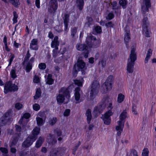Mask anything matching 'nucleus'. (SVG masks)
<instances>
[{
  "instance_id": "40",
  "label": "nucleus",
  "mask_w": 156,
  "mask_h": 156,
  "mask_svg": "<svg viewBox=\"0 0 156 156\" xmlns=\"http://www.w3.org/2000/svg\"><path fill=\"white\" fill-rule=\"evenodd\" d=\"M15 107L16 109L19 110L23 108V105L22 104L18 102L16 103Z\"/></svg>"
},
{
  "instance_id": "21",
  "label": "nucleus",
  "mask_w": 156,
  "mask_h": 156,
  "mask_svg": "<svg viewBox=\"0 0 156 156\" xmlns=\"http://www.w3.org/2000/svg\"><path fill=\"white\" fill-rule=\"evenodd\" d=\"M127 112L126 110H124L121 114L119 116L120 120L118 121L123 123V124L125 122V119L127 117Z\"/></svg>"
},
{
  "instance_id": "28",
  "label": "nucleus",
  "mask_w": 156,
  "mask_h": 156,
  "mask_svg": "<svg viewBox=\"0 0 156 156\" xmlns=\"http://www.w3.org/2000/svg\"><path fill=\"white\" fill-rule=\"evenodd\" d=\"M152 54V50L151 49H149L147 53V54L146 57L145 58V63H147L149 59L150 58V57Z\"/></svg>"
},
{
  "instance_id": "53",
  "label": "nucleus",
  "mask_w": 156,
  "mask_h": 156,
  "mask_svg": "<svg viewBox=\"0 0 156 156\" xmlns=\"http://www.w3.org/2000/svg\"><path fill=\"white\" fill-rule=\"evenodd\" d=\"M33 81L35 83H38L40 82V79L38 76H35L34 78Z\"/></svg>"
},
{
  "instance_id": "57",
  "label": "nucleus",
  "mask_w": 156,
  "mask_h": 156,
  "mask_svg": "<svg viewBox=\"0 0 156 156\" xmlns=\"http://www.w3.org/2000/svg\"><path fill=\"white\" fill-rule=\"evenodd\" d=\"M0 150L3 153H7L8 152V150L5 148L1 147L0 148Z\"/></svg>"
},
{
  "instance_id": "11",
  "label": "nucleus",
  "mask_w": 156,
  "mask_h": 156,
  "mask_svg": "<svg viewBox=\"0 0 156 156\" xmlns=\"http://www.w3.org/2000/svg\"><path fill=\"white\" fill-rule=\"evenodd\" d=\"M35 140H34V139L32 137L29 136L23 143L22 146L26 148L29 147L32 144Z\"/></svg>"
},
{
  "instance_id": "31",
  "label": "nucleus",
  "mask_w": 156,
  "mask_h": 156,
  "mask_svg": "<svg viewBox=\"0 0 156 156\" xmlns=\"http://www.w3.org/2000/svg\"><path fill=\"white\" fill-rule=\"evenodd\" d=\"M36 120L37 124L38 126H41L44 122L42 119L39 117H37L36 118Z\"/></svg>"
},
{
  "instance_id": "39",
  "label": "nucleus",
  "mask_w": 156,
  "mask_h": 156,
  "mask_svg": "<svg viewBox=\"0 0 156 156\" xmlns=\"http://www.w3.org/2000/svg\"><path fill=\"white\" fill-rule=\"evenodd\" d=\"M119 3L123 9L126 7L127 4L126 1V0H121L119 1Z\"/></svg>"
},
{
  "instance_id": "59",
  "label": "nucleus",
  "mask_w": 156,
  "mask_h": 156,
  "mask_svg": "<svg viewBox=\"0 0 156 156\" xmlns=\"http://www.w3.org/2000/svg\"><path fill=\"white\" fill-rule=\"evenodd\" d=\"M131 156H138L137 155V152L135 150H133L131 152Z\"/></svg>"
},
{
  "instance_id": "50",
  "label": "nucleus",
  "mask_w": 156,
  "mask_h": 156,
  "mask_svg": "<svg viewBox=\"0 0 156 156\" xmlns=\"http://www.w3.org/2000/svg\"><path fill=\"white\" fill-rule=\"evenodd\" d=\"M39 68L41 69H44L46 68V65L45 63H41L39 64Z\"/></svg>"
},
{
  "instance_id": "4",
  "label": "nucleus",
  "mask_w": 156,
  "mask_h": 156,
  "mask_svg": "<svg viewBox=\"0 0 156 156\" xmlns=\"http://www.w3.org/2000/svg\"><path fill=\"white\" fill-rule=\"evenodd\" d=\"M18 90L17 85L15 84H12L11 81H9L7 82L4 87V92L6 94L9 91H15Z\"/></svg>"
},
{
  "instance_id": "41",
  "label": "nucleus",
  "mask_w": 156,
  "mask_h": 156,
  "mask_svg": "<svg viewBox=\"0 0 156 156\" xmlns=\"http://www.w3.org/2000/svg\"><path fill=\"white\" fill-rule=\"evenodd\" d=\"M57 121V119L56 118H53L51 119L49 121V124L51 126H53L55 124Z\"/></svg>"
},
{
  "instance_id": "17",
  "label": "nucleus",
  "mask_w": 156,
  "mask_h": 156,
  "mask_svg": "<svg viewBox=\"0 0 156 156\" xmlns=\"http://www.w3.org/2000/svg\"><path fill=\"white\" fill-rule=\"evenodd\" d=\"M80 90V89L79 87H77L75 89L74 96L76 103H78L81 101L80 100V94L79 92Z\"/></svg>"
},
{
  "instance_id": "9",
  "label": "nucleus",
  "mask_w": 156,
  "mask_h": 156,
  "mask_svg": "<svg viewBox=\"0 0 156 156\" xmlns=\"http://www.w3.org/2000/svg\"><path fill=\"white\" fill-rule=\"evenodd\" d=\"M85 66V64L82 60L79 61L78 62L76 65H75L74 67V68L73 70V74L74 76H76L77 74V70L76 68H78L79 69H82L84 68Z\"/></svg>"
},
{
  "instance_id": "49",
  "label": "nucleus",
  "mask_w": 156,
  "mask_h": 156,
  "mask_svg": "<svg viewBox=\"0 0 156 156\" xmlns=\"http://www.w3.org/2000/svg\"><path fill=\"white\" fill-rule=\"evenodd\" d=\"M100 107V106H99L98 107H96L95 108L94 112V114H96L97 115L100 114V111L99 109Z\"/></svg>"
},
{
  "instance_id": "38",
  "label": "nucleus",
  "mask_w": 156,
  "mask_h": 156,
  "mask_svg": "<svg viewBox=\"0 0 156 156\" xmlns=\"http://www.w3.org/2000/svg\"><path fill=\"white\" fill-rule=\"evenodd\" d=\"M77 31V28L74 27L72 28L71 30V36L72 38H73L76 34Z\"/></svg>"
},
{
  "instance_id": "27",
  "label": "nucleus",
  "mask_w": 156,
  "mask_h": 156,
  "mask_svg": "<svg viewBox=\"0 0 156 156\" xmlns=\"http://www.w3.org/2000/svg\"><path fill=\"white\" fill-rule=\"evenodd\" d=\"M46 82L47 84L49 85L52 84L53 83V80L52 78V75L51 74H49L48 75L46 80Z\"/></svg>"
},
{
  "instance_id": "26",
  "label": "nucleus",
  "mask_w": 156,
  "mask_h": 156,
  "mask_svg": "<svg viewBox=\"0 0 156 156\" xmlns=\"http://www.w3.org/2000/svg\"><path fill=\"white\" fill-rule=\"evenodd\" d=\"M86 115L87 117L88 123L90 124L92 117L91 110L89 109H88L86 111Z\"/></svg>"
},
{
  "instance_id": "44",
  "label": "nucleus",
  "mask_w": 156,
  "mask_h": 156,
  "mask_svg": "<svg viewBox=\"0 0 156 156\" xmlns=\"http://www.w3.org/2000/svg\"><path fill=\"white\" fill-rule=\"evenodd\" d=\"M13 14L14 16L13 20V23H16L17 22V19L18 18V15L17 14L16 12L15 11L13 12Z\"/></svg>"
},
{
  "instance_id": "3",
  "label": "nucleus",
  "mask_w": 156,
  "mask_h": 156,
  "mask_svg": "<svg viewBox=\"0 0 156 156\" xmlns=\"http://www.w3.org/2000/svg\"><path fill=\"white\" fill-rule=\"evenodd\" d=\"M100 86L98 81L96 80L93 81L91 85L90 98H88V101L92 100L95 98L98 93Z\"/></svg>"
},
{
  "instance_id": "55",
  "label": "nucleus",
  "mask_w": 156,
  "mask_h": 156,
  "mask_svg": "<svg viewBox=\"0 0 156 156\" xmlns=\"http://www.w3.org/2000/svg\"><path fill=\"white\" fill-rule=\"evenodd\" d=\"M95 31L97 33H100L101 32V28L99 26H98L96 27L95 28Z\"/></svg>"
},
{
  "instance_id": "36",
  "label": "nucleus",
  "mask_w": 156,
  "mask_h": 156,
  "mask_svg": "<svg viewBox=\"0 0 156 156\" xmlns=\"http://www.w3.org/2000/svg\"><path fill=\"white\" fill-rule=\"evenodd\" d=\"M15 7L17 6L20 4L18 0H8Z\"/></svg>"
},
{
  "instance_id": "24",
  "label": "nucleus",
  "mask_w": 156,
  "mask_h": 156,
  "mask_svg": "<svg viewBox=\"0 0 156 156\" xmlns=\"http://www.w3.org/2000/svg\"><path fill=\"white\" fill-rule=\"evenodd\" d=\"M44 140V138L40 136L37 141L35 147L37 148L40 147L42 145V143Z\"/></svg>"
},
{
  "instance_id": "43",
  "label": "nucleus",
  "mask_w": 156,
  "mask_h": 156,
  "mask_svg": "<svg viewBox=\"0 0 156 156\" xmlns=\"http://www.w3.org/2000/svg\"><path fill=\"white\" fill-rule=\"evenodd\" d=\"M58 49H57V48H54L53 50V56L54 58H56L58 55L59 53Z\"/></svg>"
},
{
  "instance_id": "51",
  "label": "nucleus",
  "mask_w": 156,
  "mask_h": 156,
  "mask_svg": "<svg viewBox=\"0 0 156 156\" xmlns=\"http://www.w3.org/2000/svg\"><path fill=\"white\" fill-rule=\"evenodd\" d=\"M33 108L34 110L37 111L40 108V105L37 104H35L33 105Z\"/></svg>"
},
{
  "instance_id": "35",
  "label": "nucleus",
  "mask_w": 156,
  "mask_h": 156,
  "mask_svg": "<svg viewBox=\"0 0 156 156\" xmlns=\"http://www.w3.org/2000/svg\"><path fill=\"white\" fill-rule=\"evenodd\" d=\"M142 24V27L148 26V18L147 17H144L143 19Z\"/></svg>"
},
{
  "instance_id": "46",
  "label": "nucleus",
  "mask_w": 156,
  "mask_h": 156,
  "mask_svg": "<svg viewBox=\"0 0 156 156\" xmlns=\"http://www.w3.org/2000/svg\"><path fill=\"white\" fill-rule=\"evenodd\" d=\"M149 151L147 148L144 149L142 153V156H148Z\"/></svg>"
},
{
  "instance_id": "5",
  "label": "nucleus",
  "mask_w": 156,
  "mask_h": 156,
  "mask_svg": "<svg viewBox=\"0 0 156 156\" xmlns=\"http://www.w3.org/2000/svg\"><path fill=\"white\" fill-rule=\"evenodd\" d=\"M66 149V147H64L53 150L50 151L48 156H62L65 153Z\"/></svg>"
},
{
  "instance_id": "23",
  "label": "nucleus",
  "mask_w": 156,
  "mask_h": 156,
  "mask_svg": "<svg viewBox=\"0 0 156 156\" xmlns=\"http://www.w3.org/2000/svg\"><path fill=\"white\" fill-rule=\"evenodd\" d=\"M69 15L68 14H66L65 18L64 19V23L65 26V30L67 31L68 30V23L69 21Z\"/></svg>"
},
{
  "instance_id": "22",
  "label": "nucleus",
  "mask_w": 156,
  "mask_h": 156,
  "mask_svg": "<svg viewBox=\"0 0 156 156\" xmlns=\"http://www.w3.org/2000/svg\"><path fill=\"white\" fill-rule=\"evenodd\" d=\"M48 140L47 142L49 144H55L57 142L56 139L51 134H49Z\"/></svg>"
},
{
  "instance_id": "61",
  "label": "nucleus",
  "mask_w": 156,
  "mask_h": 156,
  "mask_svg": "<svg viewBox=\"0 0 156 156\" xmlns=\"http://www.w3.org/2000/svg\"><path fill=\"white\" fill-rule=\"evenodd\" d=\"M15 127L16 130L17 132H20L21 131V128L20 126L16 125Z\"/></svg>"
},
{
  "instance_id": "42",
  "label": "nucleus",
  "mask_w": 156,
  "mask_h": 156,
  "mask_svg": "<svg viewBox=\"0 0 156 156\" xmlns=\"http://www.w3.org/2000/svg\"><path fill=\"white\" fill-rule=\"evenodd\" d=\"M32 68V64L31 63L27 64L26 67V71L27 72H29Z\"/></svg>"
},
{
  "instance_id": "45",
  "label": "nucleus",
  "mask_w": 156,
  "mask_h": 156,
  "mask_svg": "<svg viewBox=\"0 0 156 156\" xmlns=\"http://www.w3.org/2000/svg\"><path fill=\"white\" fill-rule=\"evenodd\" d=\"M99 65L102 68H104L105 67L106 64V61L104 60H102L99 62Z\"/></svg>"
},
{
  "instance_id": "8",
  "label": "nucleus",
  "mask_w": 156,
  "mask_h": 156,
  "mask_svg": "<svg viewBox=\"0 0 156 156\" xmlns=\"http://www.w3.org/2000/svg\"><path fill=\"white\" fill-rule=\"evenodd\" d=\"M58 8V3L57 0H51L49 2V7L48 10L50 12H55Z\"/></svg>"
},
{
  "instance_id": "60",
  "label": "nucleus",
  "mask_w": 156,
  "mask_h": 156,
  "mask_svg": "<svg viewBox=\"0 0 156 156\" xmlns=\"http://www.w3.org/2000/svg\"><path fill=\"white\" fill-rule=\"evenodd\" d=\"M18 140V138L16 139H14V140L12 141L11 144V146L10 147H12V146L15 145L17 142Z\"/></svg>"
},
{
  "instance_id": "54",
  "label": "nucleus",
  "mask_w": 156,
  "mask_h": 156,
  "mask_svg": "<svg viewBox=\"0 0 156 156\" xmlns=\"http://www.w3.org/2000/svg\"><path fill=\"white\" fill-rule=\"evenodd\" d=\"M10 58L9 60V64L8 65V66H10L12 63V62L13 61V60L14 57V55L12 54H11L10 56Z\"/></svg>"
},
{
  "instance_id": "2",
  "label": "nucleus",
  "mask_w": 156,
  "mask_h": 156,
  "mask_svg": "<svg viewBox=\"0 0 156 156\" xmlns=\"http://www.w3.org/2000/svg\"><path fill=\"white\" fill-rule=\"evenodd\" d=\"M136 48L134 47L132 48L128 59L127 66V72L129 73H132L133 71L134 62L136 60V56L135 52Z\"/></svg>"
},
{
  "instance_id": "64",
  "label": "nucleus",
  "mask_w": 156,
  "mask_h": 156,
  "mask_svg": "<svg viewBox=\"0 0 156 156\" xmlns=\"http://www.w3.org/2000/svg\"><path fill=\"white\" fill-rule=\"evenodd\" d=\"M47 149L46 147H43L41 148V151L43 153H45L47 152Z\"/></svg>"
},
{
  "instance_id": "20",
  "label": "nucleus",
  "mask_w": 156,
  "mask_h": 156,
  "mask_svg": "<svg viewBox=\"0 0 156 156\" xmlns=\"http://www.w3.org/2000/svg\"><path fill=\"white\" fill-rule=\"evenodd\" d=\"M102 101L104 104L105 105H109V107H111L112 104L111 101V100L107 96L104 97L102 100Z\"/></svg>"
},
{
  "instance_id": "29",
  "label": "nucleus",
  "mask_w": 156,
  "mask_h": 156,
  "mask_svg": "<svg viewBox=\"0 0 156 156\" xmlns=\"http://www.w3.org/2000/svg\"><path fill=\"white\" fill-rule=\"evenodd\" d=\"M125 98V96L122 94H119L118 95L117 98V102L119 103H121L122 102Z\"/></svg>"
},
{
  "instance_id": "13",
  "label": "nucleus",
  "mask_w": 156,
  "mask_h": 156,
  "mask_svg": "<svg viewBox=\"0 0 156 156\" xmlns=\"http://www.w3.org/2000/svg\"><path fill=\"white\" fill-rule=\"evenodd\" d=\"M112 88V84L105 82L103 85V89L101 92L103 93H105L110 90Z\"/></svg>"
},
{
  "instance_id": "16",
  "label": "nucleus",
  "mask_w": 156,
  "mask_h": 156,
  "mask_svg": "<svg viewBox=\"0 0 156 156\" xmlns=\"http://www.w3.org/2000/svg\"><path fill=\"white\" fill-rule=\"evenodd\" d=\"M38 40L36 39H34L32 40L30 45V49L37 50L38 48Z\"/></svg>"
},
{
  "instance_id": "52",
  "label": "nucleus",
  "mask_w": 156,
  "mask_h": 156,
  "mask_svg": "<svg viewBox=\"0 0 156 156\" xmlns=\"http://www.w3.org/2000/svg\"><path fill=\"white\" fill-rule=\"evenodd\" d=\"M111 4L112 6V9H118L117 6V3L116 2H111Z\"/></svg>"
},
{
  "instance_id": "10",
  "label": "nucleus",
  "mask_w": 156,
  "mask_h": 156,
  "mask_svg": "<svg viewBox=\"0 0 156 156\" xmlns=\"http://www.w3.org/2000/svg\"><path fill=\"white\" fill-rule=\"evenodd\" d=\"M125 33L124 40L126 46L128 45V43L130 40V30L128 26H126L125 28Z\"/></svg>"
},
{
  "instance_id": "34",
  "label": "nucleus",
  "mask_w": 156,
  "mask_h": 156,
  "mask_svg": "<svg viewBox=\"0 0 156 156\" xmlns=\"http://www.w3.org/2000/svg\"><path fill=\"white\" fill-rule=\"evenodd\" d=\"M76 3L79 6L80 9L81 10L84 5L83 0H77Z\"/></svg>"
},
{
  "instance_id": "19",
  "label": "nucleus",
  "mask_w": 156,
  "mask_h": 156,
  "mask_svg": "<svg viewBox=\"0 0 156 156\" xmlns=\"http://www.w3.org/2000/svg\"><path fill=\"white\" fill-rule=\"evenodd\" d=\"M76 48L78 51H80L86 50L88 49V46L84 44L78 43L76 46Z\"/></svg>"
},
{
  "instance_id": "25",
  "label": "nucleus",
  "mask_w": 156,
  "mask_h": 156,
  "mask_svg": "<svg viewBox=\"0 0 156 156\" xmlns=\"http://www.w3.org/2000/svg\"><path fill=\"white\" fill-rule=\"evenodd\" d=\"M143 34L147 37H150L151 34V32L148 28L147 27H143Z\"/></svg>"
},
{
  "instance_id": "15",
  "label": "nucleus",
  "mask_w": 156,
  "mask_h": 156,
  "mask_svg": "<svg viewBox=\"0 0 156 156\" xmlns=\"http://www.w3.org/2000/svg\"><path fill=\"white\" fill-rule=\"evenodd\" d=\"M40 128L39 127H36L32 130V133L30 136L34 139V140H35L37 138V136L39 133Z\"/></svg>"
},
{
  "instance_id": "6",
  "label": "nucleus",
  "mask_w": 156,
  "mask_h": 156,
  "mask_svg": "<svg viewBox=\"0 0 156 156\" xmlns=\"http://www.w3.org/2000/svg\"><path fill=\"white\" fill-rule=\"evenodd\" d=\"M113 114V113L111 110H109L105 112L104 115H102L101 118L103 119L104 123L107 125H109L111 123L110 116Z\"/></svg>"
},
{
  "instance_id": "48",
  "label": "nucleus",
  "mask_w": 156,
  "mask_h": 156,
  "mask_svg": "<svg viewBox=\"0 0 156 156\" xmlns=\"http://www.w3.org/2000/svg\"><path fill=\"white\" fill-rule=\"evenodd\" d=\"M70 112V110L69 109H66L63 115L65 116H68L69 115Z\"/></svg>"
},
{
  "instance_id": "63",
  "label": "nucleus",
  "mask_w": 156,
  "mask_h": 156,
  "mask_svg": "<svg viewBox=\"0 0 156 156\" xmlns=\"http://www.w3.org/2000/svg\"><path fill=\"white\" fill-rule=\"evenodd\" d=\"M105 26L107 27H112V22H110L106 23Z\"/></svg>"
},
{
  "instance_id": "37",
  "label": "nucleus",
  "mask_w": 156,
  "mask_h": 156,
  "mask_svg": "<svg viewBox=\"0 0 156 156\" xmlns=\"http://www.w3.org/2000/svg\"><path fill=\"white\" fill-rule=\"evenodd\" d=\"M113 76L112 75H110L108 77L105 82L112 84L113 81Z\"/></svg>"
},
{
  "instance_id": "12",
  "label": "nucleus",
  "mask_w": 156,
  "mask_h": 156,
  "mask_svg": "<svg viewBox=\"0 0 156 156\" xmlns=\"http://www.w3.org/2000/svg\"><path fill=\"white\" fill-rule=\"evenodd\" d=\"M96 38L94 37L91 34H89L88 35L86 38V42L87 44V46L89 48H91L93 47V45L92 43V41L95 40Z\"/></svg>"
},
{
  "instance_id": "62",
  "label": "nucleus",
  "mask_w": 156,
  "mask_h": 156,
  "mask_svg": "<svg viewBox=\"0 0 156 156\" xmlns=\"http://www.w3.org/2000/svg\"><path fill=\"white\" fill-rule=\"evenodd\" d=\"M30 116V114L28 113H25L23 115V117L26 119H27L29 118Z\"/></svg>"
},
{
  "instance_id": "14",
  "label": "nucleus",
  "mask_w": 156,
  "mask_h": 156,
  "mask_svg": "<svg viewBox=\"0 0 156 156\" xmlns=\"http://www.w3.org/2000/svg\"><path fill=\"white\" fill-rule=\"evenodd\" d=\"M118 125H117L115 128L116 130L117 131V134L118 136H119L122 132V129L124 127V125L123 123L121 122L120 121H118Z\"/></svg>"
},
{
  "instance_id": "18",
  "label": "nucleus",
  "mask_w": 156,
  "mask_h": 156,
  "mask_svg": "<svg viewBox=\"0 0 156 156\" xmlns=\"http://www.w3.org/2000/svg\"><path fill=\"white\" fill-rule=\"evenodd\" d=\"M58 37L56 36L54 37L53 40L52 41L51 44V47L54 48H57L58 49V46L59 45V42L58 40Z\"/></svg>"
},
{
  "instance_id": "32",
  "label": "nucleus",
  "mask_w": 156,
  "mask_h": 156,
  "mask_svg": "<svg viewBox=\"0 0 156 156\" xmlns=\"http://www.w3.org/2000/svg\"><path fill=\"white\" fill-rule=\"evenodd\" d=\"M10 74L11 78L13 79H14L17 77V76L16 73V70L14 69H11L10 72Z\"/></svg>"
},
{
  "instance_id": "33",
  "label": "nucleus",
  "mask_w": 156,
  "mask_h": 156,
  "mask_svg": "<svg viewBox=\"0 0 156 156\" xmlns=\"http://www.w3.org/2000/svg\"><path fill=\"white\" fill-rule=\"evenodd\" d=\"M101 42V41L99 39H96L95 40H94L93 42V46L95 47H98L100 44Z\"/></svg>"
},
{
  "instance_id": "58",
  "label": "nucleus",
  "mask_w": 156,
  "mask_h": 156,
  "mask_svg": "<svg viewBox=\"0 0 156 156\" xmlns=\"http://www.w3.org/2000/svg\"><path fill=\"white\" fill-rule=\"evenodd\" d=\"M30 55L29 53V50H28L27 51V54L25 56V60H28L29 58L30 57Z\"/></svg>"
},
{
  "instance_id": "47",
  "label": "nucleus",
  "mask_w": 156,
  "mask_h": 156,
  "mask_svg": "<svg viewBox=\"0 0 156 156\" xmlns=\"http://www.w3.org/2000/svg\"><path fill=\"white\" fill-rule=\"evenodd\" d=\"M74 83L78 86H82V83L83 80L82 81L79 80H76L74 81Z\"/></svg>"
},
{
  "instance_id": "7",
  "label": "nucleus",
  "mask_w": 156,
  "mask_h": 156,
  "mask_svg": "<svg viewBox=\"0 0 156 156\" xmlns=\"http://www.w3.org/2000/svg\"><path fill=\"white\" fill-rule=\"evenodd\" d=\"M151 0H144L141 4V10L143 13L148 11V8L151 7Z\"/></svg>"
},
{
  "instance_id": "56",
  "label": "nucleus",
  "mask_w": 156,
  "mask_h": 156,
  "mask_svg": "<svg viewBox=\"0 0 156 156\" xmlns=\"http://www.w3.org/2000/svg\"><path fill=\"white\" fill-rule=\"evenodd\" d=\"M6 119H4V116L2 118V123H0V125L3 126L6 123Z\"/></svg>"
},
{
  "instance_id": "30",
  "label": "nucleus",
  "mask_w": 156,
  "mask_h": 156,
  "mask_svg": "<svg viewBox=\"0 0 156 156\" xmlns=\"http://www.w3.org/2000/svg\"><path fill=\"white\" fill-rule=\"evenodd\" d=\"M41 92L40 88L37 89L35 95L34 96L35 99H37L39 98L41 96Z\"/></svg>"
},
{
  "instance_id": "1",
  "label": "nucleus",
  "mask_w": 156,
  "mask_h": 156,
  "mask_svg": "<svg viewBox=\"0 0 156 156\" xmlns=\"http://www.w3.org/2000/svg\"><path fill=\"white\" fill-rule=\"evenodd\" d=\"M59 94L56 97L57 103L60 104L64 102L67 103L70 97L68 89L62 87L59 90Z\"/></svg>"
}]
</instances>
